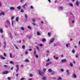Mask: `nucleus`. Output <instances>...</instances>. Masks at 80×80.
Masks as SVG:
<instances>
[{"label":"nucleus","mask_w":80,"mask_h":80,"mask_svg":"<svg viewBox=\"0 0 80 80\" xmlns=\"http://www.w3.org/2000/svg\"><path fill=\"white\" fill-rule=\"evenodd\" d=\"M28 51H32V49H29Z\"/></svg>","instance_id":"nucleus-62"},{"label":"nucleus","mask_w":80,"mask_h":80,"mask_svg":"<svg viewBox=\"0 0 80 80\" xmlns=\"http://www.w3.org/2000/svg\"><path fill=\"white\" fill-rule=\"evenodd\" d=\"M80 2H79L78 1H77L76 2V5H77V6H78L79 5V3H80Z\"/></svg>","instance_id":"nucleus-12"},{"label":"nucleus","mask_w":80,"mask_h":80,"mask_svg":"<svg viewBox=\"0 0 80 80\" xmlns=\"http://www.w3.org/2000/svg\"><path fill=\"white\" fill-rule=\"evenodd\" d=\"M58 80H62V78L61 77H59L58 78Z\"/></svg>","instance_id":"nucleus-45"},{"label":"nucleus","mask_w":80,"mask_h":80,"mask_svg":"<svg viewBox=\"0 0 80 80\" xmlns=\"http://www.w3.org/2000/svg\"><path fill=\"white\" fill-rule=\"evenodd\" d=\"M14 18H15V17H14V16H13L12 17V18H11L12 20H13V19H14Z\"/></svg>","instance_id":"nucleus-41"},{"label":"nucleus","mask_w":80,"mask_h":80,"mask_svg":"<svg viewBox=\"0 0 80 80\" xmlns=\"http://www.w3.org/2000/svg\"><path fill=\"white\" fill-rule=\"evenodd\" d=\"M6 28H8V26H7V25H6L5 26Z\"/></svg>","instance_id":"nucleus-60"},{"label":"nucleus","mask_w":80,"mask_h":80,"mask_svg":"<svg viewBox=\"0 0 80 80\" xmlns=\"http://www.w3.org/2000/svg\"><path fill=\"white\" fill-rule=\"evenodd\" d=\"M0 15H5V12H2L1 13H0Z\"/></svg>","instance_id":"nucleus-17"},{"label":"nucleus","mask_w":80,"mask_h":80,"mask_svg":"<svg viewBox=\"0 0 80 80\" xmlns=\"http://www.w3.org/2000/svg\"><path fill=\"white\" fill-rule=\"evenodd\" d=\"M6 22H7V24H8V25H10V20H7L6 21Z\"/></svg>","instance_id":"nucleus-13"},{"label":"nucleus","mask_w":80,"mask_h":80,"mask_svg":"<svg viewBox=\"0 0 80 80\" xmlns=\"http://www.w3.org/2000/svg\"><path fill=\"white\" fill-rule=\"evenodd\" d=\"M61 72H64V70H63V69H61Z\"/></svg>","instance_id":"nucleus-51"},{"label":"nucleus","mask_w":80,"mask_h":80,"mask_svg":"<svg viewBox=\"0 0 80 80\" xmlns=\"http://www.w3.org/2000/svg\"><path fill=\"white\" fill-rule=\"evenodd\" d=\"M4 67H8V66L7 65H4Z\"/></svg>","instance_id":"nucleus-53"},{"label":"nucleus","mask_w":80,"mask_h":80,"mask_svg":"<svg viewBox=\"0 0 80 80\" xmlns=\"http://www.w3.org/2000/svg\"><path fill=\"white\" fill-rule=\"evenodd\" d=\"M67 62V60L65 59H62L61 61V62Z\"/></svg>","instance_id":"nucleus-9"},{"label":"nucleus","mask_w":80,"mask_h":80,"mask_svg":"<svg viewBox=\"0 0 80 80\" xmlns=\"http://www.w3.org/2000/svg\"><path fill=\"white\" fill-rule=\"evenodd\" d=\"M36 49H37L38 52H39V48H38V46H36Z\"/></svg>","instance_id":"nucleus-31"},{"label":"nucleus","mask_w":80,"mask_h":80,"mask_svg":"<svg viewBox=\"0 0 80 80\" xmlns=\"http://www.w3.org/2000/svg\"><path fill=\"white\" fill-rule=\"evenodd\" d=\"M70 65L72 67H73V63L72 62H70Z\"/></svg>","instance_id":"nucleus-20"},{"label":"nucleus","mask_w":80,"mask_h":80,"mask_svg":"<svg viewBox=\"0 0 80 80\" xmlns=\"http://www.w3.org/2000/svg\"><path fill=\"white\" fill-rule=\"evenodd\" d=\"M59 9H60L61 10H62L63 9V7L61 6L59 7Z\"/></svg>","instance_id":"nucleus-30"},{"label":"nucleus","mask_w":80,"mask_h":80,"mask_svg":"<svg viewBox=\"0 0 80 80\" xmlns=\"http://www.w3.org/2000/svg\"><path fill=\"white\" fill-rule=\"evenodd\" d=\"M32 25H37V24H35V23L33 22L32 23Z\"/></svg>","instance_id":"nucleus-40"},{"label":"nucleus","mask_w":80,"mask_h":80,"mask_svg":"<svg viewBox=\"0 0 80 80\" xmlns=\"http://www.w3.org/2000/svg\"><path fill=\"white\" fill-rule=\"evenodd\" d=\"M42 71L44 73L45 72V71H46V68H44L42 70Z\"/></svg>","instance_id":"nucleus-28"},{"label":"nucleus","mask_w":80,"mask_h":80,"mask_svg":"<svg viewBox=\"0 0 80 80\" xmlns=\"http://www.w3.org/2000/svg\"><path fill=\"white\" fill-rule=\"evenodd\" d=\"M28 28L29 29H31V28H32L30 26H28Z\"/></svg>","instance_id":"nucleus-38"},{"label":"nucleus","mask_w":80,"mask_h":80,"mask_svg":"<svg viewBox=\"0 0 80 80\" xmlns=\"http://www.w3.org/2000/svg\"><path fill=\"white\" fill-rule=\"evenodd\" d=\"M47 61L48 62H50V59H48Z\"/></svg>","instance_id":"nucleus-57"},{"label":"nucleus","mask_w":80,"mask_h":80,"mask_svg":"<svg viewBox=\"0 0 80 80\" xmlns=\"http://www.w3.org/2000/svg\"><path fill=\"white\" fill-rule=\"evenodd\" d=\"M37 35L39 36L40 35H41V34H40V33L39 32H37Z\"/></svg>","instance_id":"nucleus-24"},{"label":"nucleus","mask_w":80,"mask_h":80,"mask_svg":"<svg viewBox=\"0 0 80 80\" xmlns=\"http://www.w3.org/2000/svg\"><path fill=\"white\" fill-rule=\"evenodd\" d=\"M4 47L5 48V46H6V43H5V42H4Z\"/></svg>","instance_id":"nucleus-50"},{"label":"nucleus","mask_w":80,"mask_h":80,"mask_svg":"<svg viewBox=\"0 0 80 80\" xmlns=\"http://www.w3.org/2000/svg\"><path fill=\"white\" fill-rule=\"evenodd\" d=\"M72 52L73 53H75V51H74V50H72Z\"/></svg>","instance_id":"nucleus-52"},{"label":"nucleus","mask_w":80,"mask_h":80,"mask_svg":"<svg viewBox=\"0 0 80 80\" xmlns=\"http://www.w3.org/2000/svg\"><path fill=\"white\" fill-rule=\"evenodd\" d=\"M70 6H71V7H73V4L71 3H69Z\"/></svg>","instance_id":"nucleus-27"},{"label":"nucleus","mask_w":80,"mask_h":80,"mask_svg":"<svg viewBox=\"0 0 80 80\" xmlns=\"http://www.w3.org/2000/svg\"><path fill=\"white\" fill-rule=\"evenodd\" d=\"M48 71H49V72H52V69H48Z\"/></svg>","instance_id":"nucleus-35"},{"label":"nucleus","mask_w":80,"mask_h":80,"mask_svg":"<svg viewBox=\"0 0 80 80\" xmlns=\"http://www.w3.org/2000/svg\"><path fill=\"white\" fill-rule=\"evenodd\" d=\"M25 54H26V55H27V54H28V52H26Z\"/></svg>","instance_id":"nucleus-63"},{"label":"nucleus","mask_w":80,"mask_h":80,"mask_svg":"<svg viewBox=\"0 0 80 80\" xmlns=\"http://www.w3.org/2000/svg\"><path fill=\"white\" fill-rule=\"evenodd\" d=\"M21 28L22 30H24V28L23 27H21Z\"/></svg>","instance_id":"nucleus-39"},{"label":"nucleus","mask_w":80,"mask_h":80,"mask_svg":"<svg viewBox=\"0 0 80 80\" xmlns=\"http://www.w3.org/2000/svg\"><path fill=\"white\" fill-rule=\"evenodd\" d=\"M46 39L45 38H43L42 39V42H46Z\"/></svg>","instance_id":"nucleus-15"},{"label":"nucleus","mask_w":80,"mask_h":80,"mask_svg":"<svg viewBox=\"0 0 80 80\" xmlns=\"http://www.w3.org/2000/svg\"><path fill=\"white\" fill-rule=\"evenodd\" d=\"M21 12H22V13H23V12H24V11L23 9H21Z\"/></svg>","instance_id":"nucleus-36"},{"label":"nucleus","mask_w":80,"mask_h":80,"mask_svg":"<svg viewBox=\"0 0 80 80\" xmlns=\"http://www.w3.org/2000/svg\"><path fill=\"white\" fill-rule=\"evenodd\" d=\"M42 80H47V77H44L42 78Z\"/></svg>","instance_id":"nucleus-14"},{"label":"nucleus","mask_w":80,"mask_h":80,"mask_svg":"<svg viewBox=\"0 0 80 80\" xmlns=\"http://www.w3.org/2000/svg\"><path fill=\"white\" fill-rule=\"evenodd\" d=\"M52 62H48L46 64V66H48L49 65H50V64H52Z\"/></svg>","instance_id":"nucleus-7"},{"label":"nucleus","mask_w":80,"mask_h":80,"mask_svg":"<svg viewBox=\"0 0 80 80\" xmlns=\"http://www.w3.org/2000/svg\"><path fill=\"white\" fill-rule=\"evenodd\" d=\"M10 63H11V64H14L13 62L12 61H10Z\"/></svg>","instance_id":"nucleus-32"},{"label":"nucleus","mask_w":80,"mask_h":80,"mask_svg":"<svg viewBox=\"0 0 80 80\" xmlns=\"http://www.w3.org/2000/svg\"><path fill=\"white\" fill-rule=\"evenodd\" d=\"M25 17L26 18H27V15L26 14H25Z\"/></svg>","instance_id":"nucleus-56"},{"label":"nucleus","mask_w":80,"mask_h":80,"mask_svg":"<svg viewBox=\"0 0 80 80\" xmlns=\"http://www.w3.org/2000/svg\"><path fill=\"white\" fill-rule=\"evenodd\" d=\"M19 20V17H17L16 19V21L17 22H18Z\"/></svg>","instance_id":"nucleus-19"},{"label":"nucleus","mask_w":80,"mask_h":80,"mask_svg":"<svg viewBox=\"0 0 80 80\" xmlns=\"http://www.w3.org/2000/svg\"><path fill=\"white\" fill-rule=\"evenodd\" d=\"M13 45L14 46V47H15V48H16V49H18V48L16 45H15V44H13Z\"/></svg>","instance_id":"nucleus-25"},{"label":"nucleus","mask_w":80,"mask_h":80,"mask_svg":"<svg viewBox=\"0 0 80 80\" xmlns=\"http://www.w3.org/2000/svg\"><path fill=\"white\" fill-rule=\"evenodd\" d=\"M25 45H22V48L23 49H25Z\"/></svg>","instance_id":"nucleus-42"},{"label":"nucleus","mask_w":80,"mask_h":80,"mask_svg":"<svg viewBox=\"0 0 80 80\" xmlns=\"http://www.w3.org/2000/svg\"><path fill=\"white\" fill-rule=\"evenodd\" d=\"M33 6H31L30 8H31V9H33Z\"/></svg>","instance_id":"nucleus-46"},{"label":"nucleus","mask_w":80,"mask_h":80,"mask_svg":"<svg viewBox=\"0 0 80 80\" xmlns=\"http://www.w3.org/2000/svg\"><path fill=\"white\" fill-rule=\"evenodd\" d=\"M30 77H33V75L32 74H30Z\"/></svg>","instance_id":"nucleus-58"},{"label":"nucleus","mask_w":80,"mask_h":80,"mask_svg":"<svg viewBox=\"0 0 80 80\" xmlns=\"http://www.w3.org/2000/svg\"><path fill=\"white\" fill-rule=\"evenodd\" d=\"M70 14L71 16H70V19H72L73 18V17H74V15H73V14H72V13H71Z\"/></svg>","instance_id":"nucleus-4"},{"label":"nucleus","mask_w":80,"mask_h":80,"mask_svg":"<svg viewBox=\"0 0 80 80\" xmlns=\"http://www.w3.org/2000/svg\"><path fill=\"white\" fill-rule=\"evenodd\" d=\"M17 9H18V10H20V9H21V6H18L17 7Z\"/></svg>","instance_id":"nucleus-22"},{"label":"nucleus","mask_w":80,"mask_h":80,"mask_svg":"<svg viewBox=\"0 0 80 80\" xmlns=\"http://www.w3.org/2000/svg\"><path fill=\"white\" fill-rule=\"evenodd\" d=\"M55 41V38H52V39H51L49 41L50 43H53V42Z\"/></svg>","instance_id":"nucleus-2"},{"label":"nucleus","mask_w":80,"mask_h":80,"mask_svg":"<svg viewBox=\"0 0 80 80\" xmlns=\"http://www.w3.org/2000/svg\"><path fill=\"white\" fill-rule=\"evenodd\" d=\"M11 22H12V25H13V22H14V21L12 20L11 21Z\"/></svg>","instance_id":"nucleus-37"},{"label":"nucleus","mask_w":80,"mask_h":80,"mask_svg":"<svg viewBox=\"0 0 80 80\" xmlns=\"http://www.w3.org/2000/svg\"><path fill=\"white\" fill-rule=\"evenodd\" d=\"M64 56H63V54H62V56H61V57L62 58H63L64 57Z\"/></svg>","instance_id":"nucleus-55"},{"label":"nucleus","mask_w":80,"mask_h":80,"mask_svg":"<svg viewBox=\"0 0 80 80\" xmlns=\"http://www.w3.org/2000/svg\"><path fill=\"white\" fill-rule=\"evenodd\" d=\"M0 58H1V59H2V60H5V58L3 57L2 55L0 56Z\"/></svg>","instance_id":"nucleus-8"},{"label":"nucleus","mask_w":80,"mask_h":80,"mask_svg":"<svg viewBox=\"0 0 80 80\" xmlns=\"http://www.w3.org/2000/svg\"><path fill=\"white\" fill-rule=\"evenodd\" d=\"M70 45V43H68V44H66V47H67V48H68V46H69Z\"/></svg>","instance_id":"nucleus-16"},{"label":"nucleus","mask_w":80,"mask_h":80,"mask_svg":"<svg viewBox=\"0 0 80 80\" xmlns=\"http://www.w3.org/2000/svg\"><path fill=\"white\" fill-rule=\"evenodd\" d=\"M36 51H35L34 52V54L35 57L36 58H38V56L36 55Z\"/></svg>","instance_id":"nucleus-6"},{"label":"nucleus","mask_w":80,"mask_h":80,"mask_svg":"<svg viewBox=\"0 0 80 80\" xmlns=\"http://www.w3.org/2000/svg\"><path fill=\"white\" fill-rule=\"evenodd\" d=\"M4 56L5 57H6L7 56V54L5 53H4Z\"/></svg>","instance_id":"nucleus-54"},{"label":"nucleus","mask_w":80,"mask_h":80,"mask_svg":"<svg viewBox=\"0 0 80 80\" xmlns=\"http://www.w3.org/2000/svg\"><path fill=\"white\" fill-rule=\"evenodd\" d=\"M53 58L54 59H55V60H58L59 58L58 57H56L55 56H53Z\"/></svg>","instance_id":"nucleus-11"},{"label":"nucleus","mask_w":80,"mask_h":80,"mask_svg":"<svg viewBox=\"0 0 80 80\" xmlns=\"http://www.w3.org/2000/svg\"><path fill=\"white\" fill-rule=\"evenodd\" d=\"M8 71H6L2 72V73H3V74H8Z\"/></svg>","instance_id":"nucleus-5"},{"label":"nucleus","mask_w":80,"mask_h":80,"mask_svg":"<svg viewBox=\"0 0 80 80\" xmlns=\"http://www.w3.org/2000/svg\"><path fill=\"white\" fill-rule=\"evenodd\" d=\"M10 10H15V7H10Z\"/></svg>","instance_id":"nucleus-10"},{"label":"nucleus","mask_w":80,"mask_h":80,"mask_svg":"<svg viewBox=\"0 0 80 80\" xmlns=\"http://www.w3.org/2000/svg\"><path fill=\"white\" fill-rule=\"evenodd\" d=\"M48 37H51V32H48Z\"/></svg>","instance_id":"nucleus-18"},{"label":"nucleus","mask_w":80,"mask_h":80,"mask_svg":"<svg viewBox=\"0 0 80 80\" xmlns=\"http://www.w3.org/2000/svg\"><path fill=\"white\" fill-rule=\"evenodd\" d=\"M0 32L1 33H3V29L2 28H0Z\"/></svg>","instance_id":"nucleus-23"},{"label":"nucleus","mask_w":80,"mask_h":80,"mask_svg":"<svg viewBox=\"0 0 80 80\" xmlns=\"http://www.w3.org/2000/svg\"><path fill=\"white\" fill-rule=\"evenodd\" d=\"M16 68H19V66L18 65H16Z\"/></svg>","instance_id":"nucleus-33"},{"label":"nucleus","mask_w":80,"mask_h":80,"mask_svg":"<svg viewBox=\"0 0 80 80\" xmlns=\"http://www.w3.org/2000/svg\"><path fill=\"white\" fill-rule=\"evenodd\" d=\"M8 80H10V78H8Z\"/></svg>","instance_id":"nucleus-64"},{"label":"nucleus","mask_w":80,"mask_h":80,"mask_svg":"<svg viewBox=\"0 0 80 80\" xmlns=\"http://www.w3.org/2000/svg\"><path fill=\"white\" fill-rule=\"evenodd\" d=\"M32 22H35V19L33 18L32 19Z\"/></svg>","instance_id":"nucleus-48"},{"label":"nucleus","mask_w":80,"mask_h":80,"mask_svg":"<svg viewBox=\"0 0 80 80\" xmlns=\"http://www.w3.org/2000/svg\"><path fill=\"white\" fill-rule=\"evenodd\" d=\"M29 61V60H28V59H27L25 60V62H28Z\"/></svg>","instance_id":"nucleus-44"},{"label":"nucleus","mask_w":80,"mask_h":80,"mask_svg":"<svg viewBox=\"0 0 80 80\" xmlns=\"http://www.w3.org/2000/svg\"><path fill=\"white\" fill-rule=\"evenodd\" d=\"M66 72H67V75H69V73H69V70H67V71H66Z\"/></svg>","instance_id":"nucleus-21"},{"label":"nucleus","mask_w":80,"mask_h":80,"mask_svg":"<svg viewBox=\"0 0 80 80\" xmlns=\"http://www.w3.org/2000/svg\"><path fill=\"white\" fill-rule=\"evenodd\" d=\"M9 55L10 58H13V57H12V53H10Z\"/></svg>","instance_id":"nucleus-29"},{"label":"nucleus","mask_w":80,"mask_h":80,"mask_svg":"<svg viewBox=\"0 0 80 80\" xmlns=\"http://www.w3.org/2000/svg\"><path fill=\"white\" fill-rule=\"evenodd\" d=\"M26 6H27V4H25L22 5V8H23L24 10H25L26 9Z\"/></svg>","instance_id":"nucleus-3"},{"label":"nucleus","mask_w":80,"mask_h":80,"mask_svg":"<svg viewBox=\"0 0 80 80\" xmlns=\"http://www.w3.org/2000/svg\"><path fill=\"white\" fill-rule=\"evenodd\" d=\"M51 74L52 75H55V72H52Z\"/></svg>","instance_id":"nucleus-49"},{"label":"nucleus","mask_w":80,"mask_h":80,"mask_svg":"<svg viewBox=\"0 0 80 80\" xmlns=\"http://www.w3.org/2000/svg\"><path fill=\"white\" fill-rule=\"evenodd\" d=\"M38 72L40 75H41V76H43V75H44V73L42 72L40 70H38Z\"/></svg>","instance_id":"nucleus-1"},{"label":"nucleus","mask_w":80,"mask_h":80,"mask_svg":"<svg viewBox=\"0 0 80 80\" xmlns=\"http://www.w3.org/2000/svg\"><path fill=\"white\" fill-rule=\"evenodd\" d=\"M73 76L75 78H77V75L75 74H74L73 75Z\"/></svg>","instance_id":"nucleus-26"},{"label":"nucleus","mask_w":80,"mask_h":80,"mask_svg":"<svg viewBox=\"0 0 80 80\" xmlns=\"http://www.w3.org/2000/svg\"><path fill=\"white\" fill-rule=\"evenodd\" d=\"M25 79V78H22L20 79V80H24Z\"/></svg>","instance_id":"nucleus-34"},{"label":"nucleus","mask_w":80,"mask_h":80,"mask_svg":"<svg viewBox=\"0 0 80 80\" xmlns=\"http://www.w3.org/2000/svg\"><path fill=\"white\" fill-rule=\"evenodd\" d=\"M75 57H76V58H78V54H77L75 56Z\"/></svg>","instance_id":"nucleus-43"},{"label":"nucleus","mask_w":80,"mask_h":80,"mask_svg":"<svg viewBox=\"0 0 80 80\" xmlns=\"http://www.w3.org/2000/svg\"><path fill=\"white\" fill-rule=\"evenodd\" d=\"M56 46H57V45H56L55 43H54L53 44V47H56Z\"/></svg>","instance_id":"nucleus-47"},{"label":"nucleus","mask_w":80,"mask_h":80,"mask_svg":"<svg viewBox=\"0 0 80 80\" xmlns=\"http://www.w3.org/2000/svg\"><path fill=\"white\" fill-rule=\"evenodd\" d=\"M78 44L79 45H80V40L79 41Z\"/></svg>","instance_id":"nucleus-59"},{"label":"nucleus","mask_w":80,"mask_h":80,"mask_svg":"<svg viewBox=\"0 0 80 80\" xmlns=\"http://www.w3.org/2000/svg\"><path fill=\"white\" fill-rule=\"evenodd\" d=\"M41 23H42V24H43V21H41Z\"/></svg>","instance_id":"nucleus-61"}]
</instances>
